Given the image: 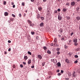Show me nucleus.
<instances>
[{"label":"nucleus","instance_id":"f257e3e1","mask_svg":"<svg viewBox=\"0 0 80 80\" xmlns=\"http://www.w3.org/2000/svg\"><path fill=\"white\" fill-rule=\"evenodd\" d=\"M72 76L73 77H76L77 76V74H76V72H74L72 74Z\"/></svg>","mask_w":80,"mask_h":80},{"label":"nucleus","instance_id":"f03ea898","mask_svg":"<svg viewBox=\"0 0 80 80\" xmlns=\"http://www.w3.org/2000/svg\"><path fill=\"white\" fill-rule=\"evenodd\" d=\"M57 42H54V44L53 45V47H57V46H58V45L57 43Z\"/></svg>","mask_w":80,"mask_h":80},{"label":"nucleus","instance_id":"7ed1b4c3","mask_svg":"<svg viewBox=\"0 0 80 80\" xmlns=\"http://www.w3.org/2000/svg\"><path fill=\"white\" fill-rule=\"evenodd\" d=\"M58 19L59 20H62V16L60 15H58Z\"/></svg>","mask_w":80,"mask_h":80},{"label":"nucleus","instance_id":"20e7f679","mask_svg":"<svg viewBox=\"0 0 80 80\" xmlns=\"http://www.w3.org/2000/svg\"><path fill=\"white\" fill-rule=\"evenodd\" d=\"M65 62H66L67 63H70V61H69L68 59H66L65 60Z\"/></svg>","mask_w":80,"mask_h":80},{"label":"nucleus","instance_id":"39448f33","mask_svg":"<svg viewBox=\"0 0 80 80\" xmlns=\"http://www.w3.org/2000/svg\"><path fill=\"white\" fill-rule=\"evenodd\" d=\"M73 41L74 43H77V39L76 38H74L73 40Z\"/></svg>","mask_w":80,"mask_h":80},{"label":"nucleus","instance_id":"423d86ee","mask_svg":"<svg viewBox=\"0 0 80 80\" xmlns=\"http://www.w3.org/2000/svg\"><path fill=\"white\" fill-rule=\"evenodd\" d=\"M4 15L5 17L8 16V12H4Z\"/></svg>","mask_w":80,"mask_h":80},{"label":"nucleus","instance_id":"0eeeda50","mask_svg":"<svg viewBox=\"0 0 80 80\" xmlns=\"http://www.w3.org/2000/svg\"><path fill=\"white\" fill-rule=\"evenodd\" d=\"M57 65H58V67H59L61 66V64H60V62H58L57 63Z\"/></svg>","mask_w":80,"mask_h":80},{"label":"nucleus","instance_id":"6e6552de","mask_svg":"<svg viewBox=\"0 0 80 80\" xmlns=\"http://www.w3.org/2000/svg\"><path fill=\"white\" fill-rule=\"evenodd\" d=\"M71 5L72 6H73L75 5V2H72L71 3Z\"/></svg>","mask_w":80,"mask_h":80},{"label":"nucleus","instance_id":"1a4fd4ad","mask_svg":"<svg viewBox=\"0 0 80 80\" xmlns=\"http://www.w3.org/2000/svg\"><path fill=\"white\" fill-rule=\"evenodd\" d=\"M62 11H63V12H67V9H66V8H63L62 9Z\"/></svg>","mask_w":80,"mask_h":80},{"label":"nucleus","instance_id":"9d476101","mask_svg":"<svg viewBox=\"0 0 80 80\" xmlns=\"http://www.w3.org/2000/svg\"><path fill=\"white\" fill-rule=\"evenodd\" d=\"M53 62L54 63H57V60L54 59Z\"/></svg>","mask_w":80,"mask_h":80},{"label":"nucleus","instance_id":"9b49d317","mask_svg":"<svg viewBox=\"0 0 80 80\" xmlns=\"http://www.w3.org/2000/svg\"><path fill=\"white\" fill-rule=\"evenodd\" d=\"M76 19H77V20H80V17H77L76 18Z\"/></svg>","mask_w":80,"mask_h":80},{"label":"nucleus","instance_id":"f8f14e48","mask_svg":"<svg viewBox=\"0 0 80 80\" xmlns=\"http://www.w3.org/2000/svg\"><path fill=\"white\" fill-rule=\"evenodd\" d=\"M28 22L29 23V24L30 25L31 23H32V22L30 21V20H28Z\"/></svg>","mask_w":80,"mask_h":80},{"label":"nucleus","instance_id":"ddd939ff","mask_svg":"<svg viewBox=\"0 0 80 80\" xmlns=\"http://www.w3.org/2000/svg\"><path fill=\"white\" fill-rule=\"evenodd\" d=\"M31 60L29 59L28 62V64H30V63H31Z\"/></svg>","mask_w":80,"mask_h":80},{"label":"nucleus","instance_id":"4468645a","mask_svg":"<svg viewBox=\"0 0 80 80\" xmlns=\"http://www.w3.org/2000/svg\"><path fill=\"white\" fill-rule=\"evenodd\" d=\"M66 18H67V19L68 20H70V18L69 17L66 16Z\"/></svg>","mask_w":80,"mask_h":80},{"label":"nucleus","instance_id":"2eb2a0df","mask_svg":"<svg viewBox=\"0 0 80 80\" xmlns=\"http://www.w3.org/2000/svg\"><path fill=\"white\" fill-rule=\"evenodd\" d=\"M3 4L4 5H6L7 4V2L4 1Z\"/></svg>","mask_w":80,"mask_h":80},{"label":"nucleus","instance_id":"dca6fc26","mask_svg":"<svg viewBox=\"0 0 80 80\" xmlns=\"http://www.w3.org/2000/svg\"><path fill=\"white\" fill-rule=\"evenodd\" d=\"M54 42H57V38H55L54 40Z\"/></svg>","mask_w":80,"mask_h":80},{"label":"nucleus","instance_id":"f3484780","mask_svg":"<svg viewBox=\"0 0 80 80\" xmlns=\"http://www.w3.org/2000/svg\"><path fill=\"white\" fill-rule=\"evenodd\" d=\"M30 25L31 27H33L34 26V24L31 23Z\"/></svg>","mask_w":80,"mask_h":80},{"label":"nucleus","instance_id":"a211bd4d","mask_svg":"<svg viewBox=\"0 0 80 80\" xmlns=\"http://www.w3.org/2000/svg\"><path fill=\"white\" fill-rule=\"evenodd\" d=\"M24 58L25 60H27L28 58V57L27 56H25Z\"/></svg>","mask_w":80,"mask_h":80},{"label":"nucleus","instance_id":"6ab92c4d","mask_svg":"<svg viewBox=\"0 0 80 80\" xmlns=\"http://www.w3.org/2000/svg\"><path fill=\"white\" fill-rule=\"evenodd\" d=\"M43 23L42 22V23L40 24V27H43Z\"/></svg>","mask_w":80,"mask_h":80},{"label":"nucleus","instance_id":"aec40b11","mask_svg":"<svg viewBox=\"0 0 80 80\" xmlns=\"http://www.w3.org/2000/svg\"><path fill=\"white\" fill-rule=\"evenodd\" d=\"M28 54H29L30 55H32V53H31V52H30V51H28Z\"/></svg>","mask_w":80,"mask_h":80},{"label":"nucleus","instance_id":"412c9836","mask_svg":"<svg viewBox=\"0 0 80 80\" xmlns=\"http://www.w3.org/2000/svg\"><path fill=\"white\" fill-rule=\"evenodd\" d=\"M40 14H38L37 15V18H40Z\"/></svg>","mask_w":80,"mask_h":80},{"label":"nucleus","instance_id":"4be33fe9","mask_svg":"<svg viewBox=\"0 0 80 80\" xmlns=\"http://www.w3.org/2000/svg\"><path fill=\"white\" fill-rule=\"evenodd\" d=\"M47 53H48L49 54H50V53H51V52H50V51L48 50L47 51Z\"/></svg>","mask_w":80,"mask_h":80},{"label":"nucleus","instance_id":"5701e85b","mask_svg":"<svg viewBox=\"0 0 80 80\" xmlns=\"http://www.w3.org/2000/svg\"><path fill=\"white\" fill-rule=\"evenodd\" d=\"M68 75L69 77H71V73H70V72H69L68 73Z\"/></svg>","mask_w":80,"mask_h":80},{"label":"nucleus","instance_id":"b1692460","mask_svg":"<svg viewBox=\"0 0 80 80\" xmlns=\"http://www.w3.org/2000/svg\"><path fill=\"white\" fill-rule=\"evenodd\" d=\"M80 8H79V7H78L77 8H76V10L77 11H78V10H79V9Z\"/></svg>","mask_w":80,"mask_h":80},{"label":"nucleus","instance_id":"393cba45","mask_svg":"<svg viewBox=\"0 0 80 80\" xmlns=\"http://www.w3.org/2000/svg\"><path fill=\"white\" fill-rule=\"evenodd\" d=\"M31 33L32 35H34V34H35V32H31Z\"/></svg>","mask_w":80,"mask_h":80},{"label":"nucleus","instance_id":"a878e982","mask_svg":"<svg viewBox=\"0 0 80 80\" xmlns=\"http://www.w3.org/2000/svg\"><path fill=\"white\" fill-rule=\"evenodd\" d=\"M41 20H44V17H41Z\"/></svg>","mask_w":80,"mask_h":80},{"label":"nucleus","instance_id":"bb28decb","mask_svg":"<svg viewBox=\"0 0 80 80\" xmlns=\"http://www.w3.org/2000/svg\"><path fill=\"white\" fill-rule=\"evenodd\" d=\"M50 45L52 46H53V43H51L50 44Z\"/></svg>","mask_w":80,"mask_h":80},{"label":"nucleus","instance_id":"cd10ccee","mask_svg":"<svg viewBox=\"0 0 80 80\" xmlns=\"http://www.w3.org/2000/svg\"><path fill=\"white\" fill-rule=\"evenodd\" d=\"M45 64V62H43L42 63V66H44Z\"/></svg>","mask_w":80,"mask_h":80},{"label":"nucleus","instance_id":"c85d7f7f","mask_svg":"<svg viewBox=\"0 0 80 80\" xmlns=\"http://www.w3.org/2000/svg\"><path fill=\"white\" fill-rule=\"evenodd\" d=\"M74 44L75 46H77L78 45V43H74Z\"/></svg>","mask_w":80,"mask_h":80},{"label":"nucleus","instance_id":"c756f323","mask_svg":"<svg viewBox=\"0 0 80 80\" xmlns=\"http://www.w3.org/2000/svg\"><path fill=\"white\" fill-rule=\"evenodd\" d=\"M76 51H79L80 50V48H78L76 49Z\"/></svg>","mask_w":80,"mask_h":80},{"label":"nucleus","instance_id":"7c9ffc66","mask_svg":"<svg viewBox=\"0 0 80 80\" xmlns=\"http://www.w3.org/2000/svg\"><path fill=\"white\" fill-rule=\"evenodd\" d=\"M20 67L21 68H23V64H21L20 65Z\"/></svg>","mask_w":80,"mask_h":80},{"label":"nucleus","instance_id":"2f4dec72","mask_svg":"<svg viewBox=\"0 0 80 80\" xmlns=\"http://www.w3.org/2000/svg\"><path fill=\"white\" fill-rule=\"evenodd\" d=\"M63 38H64V40H66V39H67V37H63Z\"/></svg>","mask_w":80,"mask_h":80},{"label":"nucleus","instance_id":"473e14b6","mask_svg":"<svg viewBox=\"0 0 80 80\" xmlns=\"http://www.w3.org/2000/svg\"><path fill=\"white\" fill-rule=\"evenodd\" d=\"M22 6H25V3H24V2H22Z\"/></svg>","mask_w":80,"mask_h":80},{"label":"nucleus","instance_id":"72a5a7b5","mask_svg":"<svg viewBox=\"0 0 80 80\" xmlns=\"http://www.w3.org/2000/svg\"><path fill=\"white\" fill-rule=\"evenodd\" d=\"M58 76H60V75H61V73H58Z\"/></svg>","mask_w":80,"mask_h":80},{"label":"nucleus","instance_id":"f704fd0d","mask_svg":"<svg viewBox=\"0 0 80 80\" xmlns=\"http://www.w3.org/2000/svg\"><path fill=\"white\" fill-rule=\"evenodd\" d=\"M78 63V61L76 60L74 62V63Z\"/></svg>","mask_w":80,"mask_h":80},{"label":"nucleus","instance_id":"c9c22d12","mask_svg":"<svg viewBox=\"0 0 80 80\" xmlns=\"http://www.w3.org/2000/svg\"><path fill=\"white\" fill-rule=\"evenodd\" d=\"M75 58H78V56L77 55H76L74 56Z\"/></svg>","mask_w":80,"mask_h":80},{"label":"nucleus","instance_id":"e433bc0d","mask_svg":"<svg viewBox=\"0 0 80 80\" xmlns=\"http://www.w3.org/2000/svg\"><path fill=\"white\" fill-rule=\"evenodd\" d=\"M12 17H15V15L13 14H12Z\"/></svg>","mask_w":80,"mask_h":80},{"label":"nucleus","instance_id":"4c0bfd02","mask_svg":"<svg viewBox=\"0 0 80 80\" xmlns=\"http://www.w3.org/2000/svg\"><path fill=\"white\" fill-rule=\"evenodd\" d=\"M47 47H43V49H44V50H46L47 49Z\"/></svg>","mask_w":80,"mask_h":80},{"label":"nucleus","instance_id":"58836bf2","mask_svg":"<svg viewBox=\"0 0 80 80\" xmlns=\"http://www.w3.org/2000/svg\"><path fill=\"white\" fill-rule=\"evenodd\" d=\"M60 30L61 33H62V32H63V30L62 29H61Z\"/></svg>","mask_w":80,"mask_h":80},{"label":"nucleus","instance_id":"ea45409f","mask_svg":"<svg viewBox=\"0 0 80 80\" xmlns=\"http://www.w3.org/2000/svg\"><path fill=\"white\" fill-rule=\"evenodd\" d=\"M54 13H57V11L56 10H54Z\"/></svg>","mask_w":80,"mask_h":80},{"label":"nucleus","instance_id":"a19ab883","mask_svg":"<svg viewBox=\"0 0 80 80\" xmlns=\"http://www.w3.org/2000/svg\"><path fill=\"white\" fill-rule=\"evenodd\" d=\"M57 10H58V12H60V9L59 8Z\"/></svg>","mask_w":80,"mask_h":80},{"label":"nucleus","instance_id":"79ce46f5","mask_svg":"<svg viewBox=\"0 0 80 80\" xmlns=\"http://www.w3.org/2000/svg\"><path fill=\"white\" fill-rule=\"evenodd\" d=\"M73 34H74V33L73 32L71 33V36H72V35H73Z\"/></svg>","mask_w":80,"mask_h":80},{"label":"nucleus","instance_id":"37998d69","mask_svg":"<svg viewBox=\"0 0 80 80\" xmlns=\"http://www.w3.org/2000/svg\"><path fill=\"white\" fill-rule=\"evenodd\" d=\"M12 67L13 68H15V65H13V66H12Z\"/></svg>","mask_w":80,"mask_h":80},{"label":"nucleus","instance_id":"c03bdc74","mask_svg":"<svg viewBox=\"0 0 80 80\" xmlns=\"http://www.w3.org/2000/svg\"><path fill=\"white\" fill-rule=\"evenodd\" d=\"M38 57L39 58V59H40V55H38Z\"/></svg>","mask_w":80,"mask_h":80},{"label":"nucleus","instance_id":"a18cd8bd","mask_svg":"<svg viewBox=\"0 0 80 80\" xmlns=\"http://www.w3.org/2000/svg\"><path fill=\"white\" fill-rule=\"evenodd\" d=\"M19 16L20 17H22V14H21V13L19 14Z\"/></svg>","mask_w":80,"mask_h":80},{"label":"nucleus","instance_id":"49530a36","mask_svg":"<svg viewBox=\"0 0 80 80\" xmlns=\"http://www.w3.org/2000/svg\"><path fill=\"white\" fill-rule=\"evenodd\" d=\"M59 50H60V48H57L56 49V50H57V51H59Z\"/></svg>","mask_w":80,"mask_h":80},{"label":"nucleus","instance_id":"de8ad7c7","mask_svg":"<svg viewBox=\"0 0 80 80\" xmlns=\"http://www.w3.org/2000/svg\"><path fill=\"white\" fill-rule=\"evenodd\" d=\"M61 40H64V38L63 37L61 39Z\"/></svg>","mask_w":80,"mask_h":80},{"label":"nucleus","instance_id":"09e8293b","mask_svg":"<svg viewBox=\"0 0 80 80\" xmlns=\"http://www.w3.org/2000/svg\"><path fill=\"white\" fill-rule=\"evenodd\" d=\"M8 52H10L11 51V49L9 48L8 50Z\"/></svg>","mask_w":80,"mask_h":80},{"label":"nucleus","instance_id":"8fccbe9b","mask_svg":"<svg viewBox=\"0 0 80 80\" xmlns=\"http://www.w3.org/2000/svg\"><path fill=\"white\" fill-rule=\"evenodd\" d=\"M61 73H63V70H61Z\"/></svg>","mask_w":80,"mask_h":80},{"label":"nucleus","instance_id":"3c124183","mask_svg":"<svg viewBox=\"0 0 80 80\" xmlns=\"http://www.w3.org/2000/svg\"><path fill=\"white\" fill-rule=\"evenodd\" d=\"M12 7L13 8H15V5H14L12 6Z\"/></svg>","mask_w":80,"mask_h":80},{"label":"nucleus","instance_id":"603ef678","mask_svg":"<svg viewBox=\"0 0 80 80\" xmlns=\"http://www.w3.org/2000/svg\"><path fill=\"white\" fill-rule=\"evenodd\" d=\"M54 61V59H52L51 60V62H53Z\"/></svg>","mask_w":80,"mask_h":80},{"label":"nucleus","instance_id":"864d4df0","mask_svg":"<svg viewBox=\"0 0 80 80\" xmlns=\"http://www.w3.org/2000/svg\"><path fill=\"white\" fill-rule=\"evenodd\" d=\"M8 43H11V41H10V40H8Z\"/></svg>","mask_w":80,"mask_h":80},{"label":"nucleus","instance_id":"5fc2aeb1","mask_svg":"<svg viewBox=\"0 0 80 80\" xmlns=\"http://www.w3.org/2000/svg\"><path fill=\"white\" fill-rule=\"evenodd\" d=\"M10 21H13V18H11Z\"/></svg>","mask_w":80,"mask_h":80},{"label":"nucleus","instance_id":"6e6d98bb","mask_svg":"<svg viewBox=\"0 0 80 80\" xmlns=\"http://www.w3.org/2000/svg\"><path fill=\"white\" fill-rule=\"evenodd\" d=\"M7 52L4 51V54H5V55H6V54H7Z\"/></svg>","mask_w":80,"mask_h":80},{"label":"nucleus","instance_id":"4d7b16f0","mask_svg":"<svg viewBox=\"0 0 80 80\" xmlns=\"http://www.w3.org/2000/svg\"><path fill=\"white\" fill-rule=\"evenodd\" d=\"M23 64L24 65H26V63H25V62H23Z\"/></svg>","mask_w":80,"mask_h":80},{"label":"nucleus","instance_id":"13d9d810","mask_svg":"<svg viewBox=\"0 0 80 80\" xmlns=\"http://www.w3.org/2000/svg\"><path fill=\"white\" fill-rule=\"evenodd\" d=\"M11 3H12V5H14V2H12Z\"/></svg>","mask_w":80,"mask_h":80},{"label":"nucleus","instance_id":"bf43d9fd","mask_svg":"<svg viewBox=\"0 0 80 80\" xmlns=\"http://www.w3.org/2000/svg\"><path fill=\"white\" fill-rule=\"evenodd\" d=\"M31 68H34V66L33 65L32 66H31Z\"/></svg>","mask_w":80,"mask_h":80},{"label":"nucleus","instance_id":"052dcab7","mask_svg":"<svg viewBox=\"0 0 80 80\" xmlns=\"http://www.w3.org/2000/svg\"><path fill=\"white\" fill-rule=\"evenodd\" d=\"M57 72H60V70L59 69H58V70H57Z\"/></svg>","mask_w":80,"mask_h":80},{"label":"nucleus","instance_id":"680f3d73","mask_svg":"<svg viewBox=\"0 0 80 80\" xmlns=\"http://www.w3.org/2000/svg\"><path fill=\"white\" fill-rule=\"evenodd\" d=\"M65 48H68V47L66 46H65Z\"/></svg>","mask_w":80,"mask_h":80},{"label":"nucleus","instance_id":"e2e57ef3","mask_svg":"<svg viewBox=\"0 0 80 80\" xmlns=\"http://www.w3.org/2000/svg\"><path fill=\"white\" fill-rule=\"evenodd\" d=\"M57 53H58V55H59V54H60V52H58Z\"/></svg>","mask_w":80,"mask_h":80},{"label":"nucleus","instance_id":"0e129e2a","mask_svg":"<svg viewBox=\"0 0 80 80\" xmlns=\"http://www.w3.org/2000/svg\"><path fill=\"white\" fill-rule=\"evenodd\" d=\"M69 42H72V40H69Z\"/></svg>","mask_w":80,"mask_h":80},{"label":"nucleus","instance_id":"69168bd1","mask_svg":"<svg viewBox=\"0 0 80 80\" xmlns=\"http://www.w3.org/2000/svg\"><path fill=\"white\" fill-rule=\"evenodd\" d=\"M38 9L39 10V11H40V7H39L38 8Z\"/></svg>","mask_w":80,"mask_h":80},{"label":"nucleus","instance_id":"338daca9","mask_svg":"<svg viewBox=\"0 0 80 80\" xmlns=\"http://www.w3.org/2000/svg\"><path fill=\"white\" fill-rule=\"evenodd\" d=\"M66 5H69V3H67L66 4Z\"/></svg>","mask_w":80,"mask_h":80},{"label":"nucleus","instance_id":"774afa93","mask_svg":"<svg viewBox=\"0 0 80 80\" xmlns=\"http://www.w3.org/2000/svg\"><path fill=\"white\" fill-rule=\"evenodd\" d=\"M43 1L45 2H47V0H43Z\"/></svg>","mask_w":80,"mask_h":80}]
</instances>
